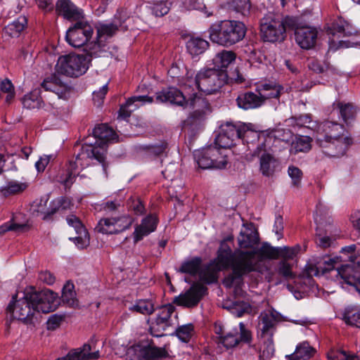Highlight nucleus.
Instances as JSON below:
<instances>
[{"mask_svg": "<svg viewBox=\"0 0 360 360\" xmlns=\"http://www.w3.org/2000/svg\"><path fill=\"white\" fill-rule=\"evenodd\" d=\"M201 263L202 260L200 257H193L189 260L184 262L179 271L184 274L195 275L197 273H199Z\"/></svg>", "mask_w": 360, "mask_h": 360, "instance_id": "a18cd8bd", "label": "nucleus"}, {"mask_svg": "<svg viewBox=\"0 0 360 360\" xmlns=\"http://www.w3.org/2000/svg\"><path fill=\"white\" fill-rule=\"evenodd\" d=\"M253 155L259 157V170L265 176H272L278 169L279 162L267 152L264 141L257 144Z\"/></svg>", "mask_w": 360, "mask_h": 360, "instance_id": "f8f14e48", "label": "nucleus"}, {"mask_svg": "<svg viewBox=\"0 0 360 360\" xmlns=\"http://www.w3.org/2000/svg\"><path fill=\"white\" fill-rule=\"evenodd\" d=\"M74 288L75 287L72 283H67L63 289L62 300L70 306H75L77 304Z\"/></svg>", "mask_w": 360, "mask_h": 360, "instance_id": "6e6d98bb", "label": "nucleus"}, {"mask_svg": "<svg viewBox=\"0 0 360 360\" xmlns=\"http://www.w3.org/2000/svg\"><path fill=\"white\" fill-rule=\"evenodd\" d=\"M276 316L272 313H263L258 323L259 335L264 339V344L269 352L274 350L273 335L276 329Z\"/></svg>", "mask_w": 360, "mask_h": 360, "instance_id": "2eb2a0df", "label": "nucleus"}, {"mask_svg": "<svg viewBox=\"0 0 360 360\" xmlns=\"http://www.w3.org/2000/svg\"><path fill=\"white\" fill-rule=\"evenodd\" d=\"M328 360H359L355 355L347 354L343 350L331 351L328 354Z\"/></svg>", "mask_w": 360, "mask_h": 360, "instance_id": "338daca9", "label": "nucleus"}, {"mask_svg": "<svg viewBox=\"0 0 360 360\" xmlns=\"http://www.w3.org/2000/svg\"><path fill=\"white\" fill-rule=\"evenodd\" d=\"M130 310L142 314H151L154 311V305L150 300H140L130 307Z\"/></svg>", "mask_w": 360, "mask_h": 360, "instance_id": "603ef678", "label": "nucleus"}, {"mask_svg": "<svg viewBox=\"0 0 360 360\" xmlns=\"http://www.w3.org/2000/svg\"><path fill=\"white\" fill-rule=\"evenodd\" d=\"M206 290L207 288L203 285L195 283L186 292L175 297L173 302L184 307H193L198 304Z\"/></svg>", "mask_w": 360, "mask_h": 360, "instance_id": "f3484780", "label": "nucleus"}, {"mask_svg": "<svg viewBox=\"0 0 360 360\" xmlns=\"http://www.w3.org/2000/svg\"><path fill=\"white\" fill-rule=\"evenodd\" d=\"M240 250L254 248L259 242L258 232L252 224H244L237 238Z\"/></svg>", "mask_w": 360, "mask_h": 360, "instance_id": "b1692460", "label": "nucleus"}, {"mask_svg": "<svg viewBox=\"0 0 360 360\" xmlns=\"http://www.w3.org/2000/svg\"><path fill=\"white\" fill-rule=\"evenodd\" d=\"M172 3L169 0H157L152 4L153 15L161 17L168 13Z\"/></svg>", "mask_w": 360, "mask_h": 360, "instance_id": "3c124183", "label": "nucleus"}, {"mask_svg": "<svg viewBox=\"0 0 360 360\" xmlns=\"http://www.w3.org/2000/svg\"><path fill=\"white\" fill-rule=\"evenodd\" d=\"M23 107L29 109H39L42 107V101L37 94L32 93L25 95L22 99Z\"/></svg>", "mask_w": 360, "mask_h": 360, "instance_id": "09e8293b", "label": "nucleus"}, {"mask_svg": "<svg viewBox=\"0 0 360 360\" xmlns=\"http://www.w3.org/2000/svg\"><path fill=\"white\" fill-rule=\"evenodd\" d=\"M26 24V18L25 16H20L16 20L5 27L4 32L12 37H18L24 30Z\"/></svg>", "mask_w": 360, "mask_h": 360, "instance_id": "a19ab883", "label": "nucleus"}, {"mask_svg": "<svg viewBox=\"0 0 360 360\" xmlns=\"http://www.w3.org/2000/svg\"><path fill=\"white\" fill-rule=\"evenodd\" d=\"M221 269H219L217 258L215 262L210 263L199 270L200 279L206 283H212L217 280V273Z\"/></svg>", "mask_w": 360, "mask_h": 360, "instance_id": "72a5a7b5", "label": "nucleus"}, {"mask_svg": "<svg viewBox=\"0 0 360 360\" xmlns=\"http://www.w3.org/2000/svg\"><path fill=\"white\" fill-rule=\"evenodd\" d=\"M338 106L340 109V113L345 122L353 118L355 115V110L350 103H338Z\"/></svg>", "mask_w": 360, "mask_h": 360, "instance_id": "0e129e2a", "label": "nucleus"}, {"mask_svg": "<svg viewBox=\"0 0 360 360\" xmlns=\"http://www.w3.org/2000/svg\"><path fill=\"white\" fill-rule=\"evenodd\" d=\"M91 351V346L89 344H84L82 347L72 349L66 356L56 360H93L99 358L98 350L92 352Z\"/></svg>", "mask_w": 360, "mask_h": 360, "instance_id": "bb28decb", "label": "nucleus"}, {"mask_svg": "<svg viewBox=\"0 0 360 360\" xmlns=\"http://www.w3.org/2000/svg\"><path fill=\"white\" fill-rule=\"evenodd\" d=\"M327 32L333 36L338 33H342L345 36H351L356 34V30L349 22L342 18H338L328 27Z\"/></svg>", "mask_w": 360, "mask_h": 360, "instance_id": "2f4dec72", "label": "nucleus"}, {"mask_svg": "<svg viewBox=\"0 0 360 360\" xmlns=\"http://www.w3.org/2000/svg\"><path fill=\"white\" fill-rule=\"evenodd\" d=\"M280 86H273L271 84H264L259 89V91L262 98V102L264 103L265 101L271 98H278L281 94Z\"/></svg>", "mask_w": 360, "mask_h": 360, "instance_id": "49530a36", "label": "nucleus"}, {"mask_svg": "<svg viewBox=\"0 0 360 360\" xmlns=\"http://www.w3.org/2000/svg\"><path fill=\"white\" fill-rule=\"evenodd\" d=\"M173 312L172 305H167L160 309L157 317L150 326L152 335L157 337L163 335V332L172 324L171 316Z\"/></svg>", "mask_w": 360, "mask_h": 360, "instance_id": "aec40b11", "label": "nucleus"}, {"mask_svg": "<svg viewBox=\"0 0 360 360\" xmlns=\"http://www.w3.org/2000/svg\"><path fill=\"white\" fill-rule=\"evenodd\" d=\"M106 44L104 41L99 40L90 42L86 44L85 51H86V56L89 58L92 57H100L103 53L106 52Z\"/></svg>", "mask_w": 360, "mask_h": 360, "instance_id": "c03bdc74", "label": "nucleus"}, {"mask_svg": "<svg viewBox=\"0 0 360 360\" xmlns=\"http://www.w3.org/2000/svg\"><path fill=\"white\" fill-rule=\"evenodd\" d=\"M189 108L192 112L188 117V122L193 124L205 119L212 112V107L207 98L194 94L186 101L184 108Z\"/></svg>", "mask_w": 360, "mask_h": 360, "instance_id": "9d476101", "label": "nucleus"}, {"mask_svg": "<svg viewBox=\"0 0 360 360\" xmlns=\"http://www.w3.org/2000/svg\"><path fill=\"white\" fill-rule=\"evenodd\" d=\"M243 124L236 125L230 122L221 125V131L217 138L218 144L224 148H230L243 134Z\"/></svg>", "mask_w": 360, "mask_h": 360, "instance_id": "a211bd4d", "label": "nucleus"}, {"mask_svg": "<svg viewBox=\"0 0 360 360\" xmlns=\"http://www.w3.org/2000/svg\"><path fill=\"white\" fill-rule=\"evenodd\" d=\"M288 173L292 179V186L300 187L302 178V172L298 167L291 165L288 167Z\"/></svg>", "mask_w": 360, "mask_h": 360, "instance_id": "774afa93", "label": "nucleus"}, {"mask_svg": "<svg viewBox=\"0 0 360 360\" xmlns=\"http://www.w3.org/2000/svg\"><path fill=\"white\" fill-rule=\"evenodd\" d=\"M242 252L255 260L252 271H261L262 262L264 259H278V248H274L265 243L257 250H242Z\"/></svg>", "mask_w": 360, "mask_h": 360, "instance_id": "6ab92c4d", "label": "nucleus"}, {"mask_svg": "<svg viewBox=\"0 0 360 360\" xmlns=\"http://www.w3.org/2000/svg\"><path fill=\"white\" fill-rule=\"evenodd\" d=\"M67 222L69 226L75 229V233L77 234V236L70 238V239L73 240L76 245L80 249L87 247L89 244V237L86 229L84 227L79 218L75 215L68 216L67 217Z\"/></svg>", "mask_w": 360, "mask_h": 360, "instance_id": "393cba45", "label": "nucleus"}, {"mask_svg": "<svg viewBox=\"0 0 360 360\" xmlns=\"http://www.w3.org/2000/svg\"><path fill=\"white\" fill-rule=\"evenodd\" d=\"M22 294L23 296L18 299V295L13 296L7 309L13 319L27 322L32 319L35 310L28 297V290Z\"/></svg>", "mask_w": 360, "mask_h": 360, "instance_id": "1a4fd4ad", "label": "nucleus"}, {"mask_svg": "<svg viewBox=\"0 0 360 360\" xmlns=\"http://www.w3.org/2000/svg\"><path fill=\"white\" fill-rule=\"evenodd\" d=\"M122 206V202L120 200L117 199L108 200L101 205V210L107 216H112L115 212L120 210Z\"/></svg>", "mask_w": 360, "mask_h": 360, "instance_id": "4d7b16f0", "label": "nucleus"}, {"mask_svg": "<svg viewBox=\"0 0 360 360\" xmlns=\"http://www.w3.org/2000/svg\"><path fill=\"white\" fill-rule=\"evenodd\" d=\"M110 221L119 234L126 230H128L134 223V218L127 214H122L117 216H109Z\"/></svg>", "mask_w": 360, "mask_h": 360, "instance_id": "f704fd0d", "label": "nucleus"}, {"mask_svg": "<svg viewBox=\"0 0 360 360\" xmlns=\"http://www.w3.org/2000/svg\"><path fill=\"white\" fill-rule=\"evenodd\" d=\"M219 342L226 349H233L243 344L250 346L252 342V335L243 323H239V332L228 333L219 338Z\"/></svg>", "mask_w": 360, "mask_h": 360, "instance_id": "ddd939ff", "label": "nucleus"}, {"mask_svg": "<svg viewBox=\"0 0 360 360\" xmlns=\"http://www.w3.org/2000/svg\"><path fill=\"white\" fill-rule=\"evenodd\" d=\"M251 5L250 0H233L229 4V8L245 16L250 13Z\"/></svg>", "mask_w": 360, "mask_h": 360, "instance_id": "5fc2aeb1", "label": "nucleus"}, {"mask_svg": "<svg viewBox=\"0 0 360 360\" xmlns=\"http://www.w3.org/2000/svg\"><path fill=\"white\" fill-rule=\"evenodd\" d=\"M195 159L198 166L202 169L214 168V165L210 155L205 154V148L201 150H197L194 153Z\"/></svg>", "mask_w": 360, "mask_h": 360, "instance_id": "864d4df0", "label": "nucleus"}, {"mask_svg": "<svg viewBox=\"0 0 360 360\" xmlns=\"http://www.w3.org/2000/svg\"><path fill=\"white\" fill-rule=\"evenodd\" d=\"M91 58L84 55L69 54L60 56L56 65V72L71 77L84 74L89 68Z\"/></svg>", "mask_w": 360, "mask_h": 360, "instance_id": "20e7f679", "label": "nucleus"}, {"mask_svg": "<svg viewBox=\"0 0 360 360\" xmlns=\"http://www.w3.org/2000/svg\"><path fill=\"white\" fill-rule=\"evenodd\" d=\"M316 350L307 341L298 344L294 353L287 355L288 360H308L312 357Z\"/></svg>", "mask_w": 360, "mask_h": 360, "instance_id": "473e14b6", "label": "nucleus"}, {"mask_svg": "<svg viewBox=\"0 0 360 360\" xmlns=\"http://www.w3.org/2000/svg\"><path fill=\"white\" fill-rule=\"evenodd\" d=\"M260 31L262 39L269 42H281L286 37L283 19L274 14L266 15L262 19Z\"/></svg>", "mask_w": 360, "mask_h": 360, "instance_id": "423d86ee", "label": "nucleus"}, {"mask_svg": "<svg viewBox=\"0 0 360 360\" xmlns=\"http://www.w3.org/2000/svg\"><path fill=\"white\" fill-rule=\"evenodd\" d=\"M158 218L155 215H148L141 220L140 224L136 225L133 233L134 243L141 240L145 236L155 231L158 225Z\"/></svg>", "mask_w": 360, "mask_h": 360, "instance_id": "a878e982", "label": "nucleus"}, {"mask_svg": "<svg viewBox=\"0 0 360 360\" xmlns=\"http://www.w3.org/2000/svg\"><path fill=\"white\" fill-rule=\"evenodd\" d=\"M290 124L300 127H307L308 129L317 131L318 124L312 120L310 115H302L298 117H294L288 120Z\"/></svg>", "mask_w": 360, "mask_h": 360, "instance_id": "58836bf2", "label": "nucleus"}, {"mask_svg": "<svg viewBox=\"0 0 360 360\" xmlns=\"http://www.w3.org/2000/svg\"><path fill=\"white\" fill-rule=\"evenodd\" d=\"M93 32L91 25L81 18L68 30L66 40L73 47H81L91 37Z\"/></svg>", "mask_w": 360, "mask_h": 360, "instance_id": "0eeeda50", "label": "nucleus"}, {"mask_svg": "<svg viewBox=\"0 0 360 360\" xmlns=\"http://www.w3.org/2000/svg\"><path fill=\"white\" fill-rule=\"evenodd\" d=\"M322 153L329 158H340L343 156L347 148L352 144L351 137L328 139L317 143Z\"/></svg>", "mask_w": 360, "mask_h": 360, "instance_id": "4468645a", "label": "nucleus"}, {"mask_svg": "<svg viewBox=\"0 0 360 360\" xmlns=\"http://www.w3.org/2000/svg\"><path fill=\"white\" fill-rule=\"evenodd\" d=\"M193 326L191 323L179 326L176 330V335L182 342L189 341L193 334Z\"/></svg>", "mask_w": 360, "mask_h": 360, "instance_id": "13d9d810", "label": "nucleus"}, {"mask_svg": "<svg viewBox=\"0 0 360 360\" xmlns=\"http://www.w3.org/2000/svg\"><path fill=\"white\" fill-rule=\"evenodd\" d=\"M226 148L218 147L217 145L210 146L205 148V154L210 156L211 160L214 165V169H222L227 164L226 154L224 152Z\"/></svg>", "mask_w": 360, "mask_h": 360, "instance_id": "7c9ffc66", "label": "nucleus"}, {"mask_svg": "<svg viewBox=\"0 0 360 360\" xmlns=\"http://www.w3.org/2000/svg\"><path fill=\"white\" fill-rule=\"evenodd\" d=\"M343 319L347 324L360 328V308L355 306L348 307L343 314Z\"/></svg>", "mask_w": 360, "mask_h": 360, "instance_id": "79ce46f5", "label": "nucleus"}, {"mask_svg": "<svg viewBox=\"0 0 360 360\" xmlns=\"http://www.w3.org/2000/svg\"><path fill=\"white\" fill-rule=\"evenodd\" d=\"M338 258L329 259L328 260L324 261L325 266H323L321 263L316 265H309L307 269V274L310 276H319L323 274L324 273L329 271L335 268V265L337 262Z\"/></svg>", "mask_w": 360, "mask_h": 360, "instance_id": "4c0bfd02", "label": "nucleus"}, {"mask_svg": "<svg viewBox=\"0 0 360 360\" xmlns=\"http://www.w3.org/2000/svg\"><path fill=\"white\" fill-rule=\"evenodd\" d=\"M139 345H134L128 349V352H136L139 349L141 352L140 360H157L167 355V352L162 347L149 346L142 349H141Z\"/></svg>", "mask_w": 360, "mask_h": 360, "instance_id": "c756f323", "label": "nucleus"}, {"mask_svg": "<svg viewBox=\"0 0 360 360\" xmlns=\"http://www.w3.org/2000/svg\"><path fill=\"white\" fill-rule=\"evenodd\" d=\"M127 18L125 11L118 12L111 23H98L96 25L97 40L106 42L107 39L112 37L120 28L122 30H127V25H124Z\"/></svg>", "mask_w": 360, "mask_h": 360, "instance_id": "9b49d317", "label": "nucleus"}, {"mask_svg": "<svg viewBox=\"0 0 360 360\" xmlns=\"http://www.w3.org/2000/svg\"><path fill=\"white\" fill-rule=\"evenodd\" d=\"M1 91L6 93V102L11 103L15 96L14 86L11 82L7 79L3 80L1 83Z\"/></svg>", "mask_w": 360, "mask_h": 360, "instance_id": "69168bd1", "label": "nucleus"}, {"mask_svg": "<svg viewBox=\"0 0 360 360\" xmlns=\"http://www.w3.org/2000/svg\"><path fill=\"white\" fill-rule=\"evenodd\" d=\"M28 297L35 311L49 313L56 309L57 295L50 290L36 291L30 289L28 290Z\"/></svg>", "mask_w": 360, "mask_h": 360, "instance_id": "6e6552de", "label": "nucleus"}, {"mask_svg": "<svg viewBox=\"0 0 360 360\" xmlns=\"http://www.w3.org/2000/svg\"><path fill=\"white\" fill-rule=\"evenodd\" d=\"M271 136L277 140L288 143L292 140L293 134L290 129L277 127L273 130Z\"/></svg>", "mask_w": 360, "mask_h": 360, "instance_id": "680f3d73", "label": "nucleus"}, {"mask_svg": "<svg viewBox=\"0 0 360 360\" xmlns=\"http://www.w3.org/2000/svg\"><path fill=\"white\" fill-rule=\"evenodd\" d=\"M95 229L98 233L103 234H117L115 227L113 226L109 216H106L105 217L101 218L98 221Z\"/></svg>", "mask_w": 360, "mask_h": 360, "instance_id": "8fccbe9b", "label": "nucleus"}, {"mask_svg": "<svg viewBox=\"0 0 360 360\" xmlns=\"http://www.w3.org/2000/svg\"><path fill=\"white\" fill-rule=\"evenodd\" d=\"M93 135L98 140L94 143L86 142L82 146L81 152L77 155L75 161H70L65 173L58 177L57 181L65 188H70L79 174L78 166L84 167L88 165L89 159H95L102 163L103 169L105 170L104 160L106 142L115 141L117 136L115 131L105 124L96 127L93 130Z\"/></svg>", "mask_w": 360, "mask_h": 360, "instance_id": "f257e3e1", "label": "nucleus"}, {"mask_svg": "<svg viewBox=\"0 0 360 360\" xmlns=\"http://www.w3.org/2000/svg\"><path fill=\"white\" fill-rule=\"evenodd\" d=\"M228 74L225 70L215 68L200 70L195 77V84L200 91L212 94L225 84Z\"/></svg>", "mask_w": 360, "mask_h": 360, "instance_id": "39448f33", "label": "nucleus"}, {"mask_svg": "<svg viewBox=\"0 0 360 360\" xmlns=\"http://www.w3.org/2000/svg\"><path fill=\"white\" fill-rule=\"evenodd\" d=\"M243 134L241 139L246 142L248 145L253 144L255 141H259V134L249 128L248 125L243 124Z\"/></svg>", "mask_w": 360, "mask_h": 360, "instance_id": "e2e57ef3", "label": "nucleus"}, {"mask_svg": "<svg viewBox=\"0 0 360 360\" xmlns=\"http://www.w3.org/2000/svg\"><path fill=\"white\" fill-rule=\"evenodd\" d=\"M27 188V184L15 181H11L6 186L0 188V192L4 195H13L22 192Z\"/></svg>", "mask_w": 360, "mask_h": 360, "instance_id": "de8ad7c7", "label": "nucleus"}, {"mask_svg": "<svg viewBox=\"0 0 360 360\" xmlns=\"http://www.w3.org/2000/svg\"><path fill=\"white\" fill-rule=\"evenodd\" d=\"M208 46L209 43L200 37H191L186 43L188 52L193 56L202 53Z\"/></svg>", "mask_w": 360, "mask_h": 360, "instance_id": "e433bc0d", "label": "nucleus"}, {"mask_svg": "<svg viewBox=\"0 0 360 360\" xmlns=\"http://www.w3.org/2000/svg\"><path fill=\"white\" fill-rule=\"evenodd\" d=\"M338 272L345 283L354 286L360 293V257L356 262L338 268Z\"/></svg>", "mask_w": 360, "mask_h": 360, "instance_id": "412c9836", "label": "nucleus"}, {"mask_svg": "<svg viewBox=\"0 0 360 360\" xmlns=\"http://www.w3.org/2000/svg\"><path fill=\"white\" fill-rule=\"evenodd\" d=\"M311 139L309 136H300L292 140L291 152L295 154L300 152H307L311 149Z\"/></svg>", "mask_w": 360, "mask_h": 360, "instance_id": "37998d69", "label": "nucleus"}, {"mask_svg": "<svg viewBox=\"0 0 360 360\" xmlns=\"http://www.w3.org/2000/svg\"><path fill=\"white\" fill-rule=\"evenodd\" d=\"M300 246L296 245L293 247L283 246L278 248V258L282 257L285 259H292L300 252Z\"/></svg>", "mask_w": 360, "mask_h": 360, "instance_id": "052dcab7", "label": "nucleus"}, {"mask_svg": "<svg viewBox=\"0 0 360 360\" xmlns=\"http://www.w3.org/2000/svg\"><path fill=\"white\" fill-rule=\"evenodd\" d=\"M217 261L219 269H232V274L223 281V285L227 288L233 286L236 279L252 272L254 269L255 260L242 250H236L233 252L226 241L221 243L217 251Z\"/></svg>", "mask_w": 360, "mask_h": 360, "instance_id": "f03ea898", "label": "nucleus"}, {"mask_svg": "<svg viewBox=\"0 0 360 360\" xmlns=\"http://www.w3.org/2000/svg\"><path fill=\"white\" fill-rule=\"evenodd\" d=\"M237 105L244 110H250L259 108L264 103L259 90L257 93L251 91L240 94L236 99Z\"/></svg>", "mask_w": 360, "mask_h": 360, "instance_id": "c85d7f7f", "label": "nucleus"}, {"mask_svg": "<svg viewBox=\"0 0 360 360\" xmlns=\"http://www.w3.org/2000/svg\"><path fill=\"white\" fill-rule=\"evenodd\" d=\"M236 59V54L231 51L224 50L218 53L213 58L214 68L219 70H224Z\"/></svg>", "mask_w": 360, "mask_h": 360, "instance_id": "c9c22d12", "label": "nucleus"}, {"mask_svg": "<svg viewBox=\"0 0 360 360\" xmlns=\"http://www.w3.org/2000/svg\"><path fill=\"white\" fill-rule=\"evenodd\" d=\"M245 34V24L238 20H221L213 24L209 29L210 40L224 46H230L240 41Z\"/></svg>", "mask_w": 360, "mask_h": 360, "instance_id": "7ed1b4c3", "label": "nucleus"}, {"mask_svg": "<svg viewBox=\"0 0 360 360\" xmlns=\"http://www.w3.org/2000/svg\"><path fill=\"white\" fill-rule=\"evenodd\" d=\"M153 101V97L148 96H137L129 98L127 101L126 104L124 105L121 106L119 111V116L124 119L129 117L131 115V110H127V107L131 105L136 102H140L141 103H150Z\"/></svg>", "mask_w": 360, "mask_h": 360, "instance_id": "ea45409f", "label": "nucleus"}, {"mask_svg": "<svg viewBox=\"0 0 360 360\" xmlns=\"http://www.w3.org/2000/svg\"><path fill=\"white\" fill-rule=\"evenodd\" d=\"M317 34V30L310 26H297L295 29V41L302 49L312 48L316 44Z\"/></svg>", "mask_w": 360, "mask_h": 360, "instance_id": "4be33fe9", "label": "nucleus"}, {"mask_svg": "<svg viewBox=\"0 0 360 360\" xmlns=\"http://www.w3.org/2000/svg\"><path fill=\"white\" fill-rule=\"evenodd\" d=\"M56 10L57 13L68 20L76 21L83 18L82 10L76 7L70 0H58L56 3Z\"/></svg>", "mask_w": 360, "mask_h": 360, "instance_id": "cd10ccee", "label": "nucleus"}, {"mask_svg": "<svg viewBox=\"0 0 360 360\" xmlns=\"http://www.w3.org/2000/svg\"><path fill=\"white\" fill-rule=\"evenodd\" d=\"M155 100L158 103H169L184 108L187 101L184 94L174 86L167 87L157 92Z\"/></svg>", "mask_w": 360, "mask_h": 360, "instance_id": "5701e85b", "label": "nucleus"}, {"mask_svg": "<svg viewBox=\"0 0 360 360\" xmlns=\"http://www.w3.org/2000/svg\"><path fill=\"white\" fill-rule=\"evenodd\" d=\"M345 131L343 125L338 122L326 121L318 126L315 136L316 141L319 143L328 139L349 137Z\"/></svg>", "mask_w": 360, "mask_h": 360, "instance_id": "dca6fc26", "label": "nucleus"}, {"mask_svg": "<svg viewBox=\"0 0 360 360\" xmlns=\"http://www.w3.org/2000/svg\"><path fill=\"white\" fill-rule=\"evenodd\" d=\"M134 13L143 20H147L153 15L152 4L150 2L142 3L137 6Z\"/></svg>", "mask_w": 360, "mask_h": 360, "instance_id": "bf43d9fd", "label": "nucleus"}]
</instances>
